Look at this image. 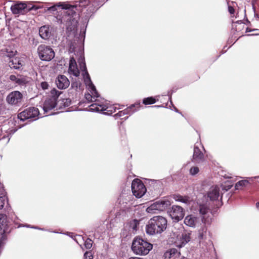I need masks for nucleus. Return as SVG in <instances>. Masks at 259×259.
I'll return each instance as SVG.
<instances>
[{"label":"nucleus","mask_w":259,"mask_h":259,"mask_svg":"<svg viewBox=\"0 0 259 259\" xmlns=\"http://www.w3.org/2000/svg\"><path fill=\"white\" fill-rule=\"evenodd\" d=\"M77 7V5H70L66 3H58L47 8V11L54 13L58 8L64 10L65 15L60 19L62 23H65L67 28L70 30H74L77 24V16L74 10Z\"/></svg>","instance_id":"f257e3e1"},{"label":"nucleus","mask_w":259,"mask_h":259,"mask_svg":"<svg viewBox=\"0 0 259 259\" xmlns=\"http://www.w3.org/2000/svg\"><path fill=\"white\" fill-rule=\"evenodd\" d=\"M79 57L78 59V62L79 65L80 69L82 72V75L83 76L84 81L85 84L88 88L90 93L85 94V98L89 102H96L97 101V98L99 97L95 87L93 84L90 75L87 71V67L85 63L84 58L83 56L82 53H79Z\"/></svg>","instance_id":"f03ea898"},{"label":"nucleus","mask_w":259,"mask_h":259,"mask_svg":"<svg viewBox=\"0 0 259 259\" xmlns=\"http://www.w3.org/2000/svg\"><path fill=\"white\" fill-rule=\"evenodd\" d=\"M172 231L171 241L178 247H183L191 240V233L185 230L182 224H175Z\"/></svg>","instance_id":"7ed1b4c3"},{"label":"nucleus","mask_w":259,"mask_h":259,"mask_svg":"<svg viewBox=\"0 0 259 259\" xmlns=\"http://www.w3.org/2000/svg\"><path fill=\"white\" fill-rule=\"evenodd\" d=\"M167 227V220L161 216H155L150 219L146 226V232L149 235L160 234Z\"/></svg>","instance_id":"20e7f679"},{"label":"nucleus","mask_w":259,"mask_h":259,"mask_svg":"<svg viewBox=\"0 0 259 259\" xmlns=\"http://www.w3.org/2000/svg\"><path fill=\"white\" fill-rule=\"evenodd\" d=\"M152 244L141 238H136L133 241L132 249L134 253L139 255L147 254L152 249Z\"/></svg>","instance_id":"39448f33"},{"label":"nucleus","mask_w":259,"mask_h":259,"mask_svg":"<svg viewBox=\"0 0 259 259\" xmlns=\"http://www.w3.org/2000/svg\"><path fill=\"white\" fill-rule=\"evenodd\" d=\"M108 0H80L77 5V7H84L89 6L88 11V15H91L96 11L105 2Z\"/></svg>","instance_id":"423d86ee"},{"label":"nucleus","mask_w":259,"mask_h":259,"mask_svg":"<svg viewBox=\"0 0 259 259\" xmlns=\"http://www.w3.org/2000/svg\"><path fill=\"white\" fill-rule=\"evenodd\" d=\"M171 204V202L167 199L152 203L146 208L148 213L154 214L163 211Z\"/></svg>","instance_id":"0eeeda50"},{"label":"nucleus","mask_w":259,"mask_h":259,"mask_svg":"<svg viewBox=\"0 0 259 259\" xmlns=\"http://www.w3.org/2000/svg\"><path fill=\"white\" fill-rule=\"evenodd\" d=\"M59 95V93L57 90L55 89L52 90L51 97L47 99L43 104L42 109L44 114H47L49 111L55 107Z\"/></svg>","instance_id":"6e6552de"},{"label":"nucleus","mask_w":259,"mask_h":259,"mask_svg":"<svg viewBox=\"0 0 259 259\" xmlns=\"http://www.w3.org/2000/svg\"><path fill=\"white\" fill-rule=\"evenodd\" d=\"M37 52L40 59L43 61H50L55 56L53 49L45 45H41L38 47Z\"/></svg>","instance_id":"1a4fd4ad"},{"label":"nucleus","mask_w":259,"mask_h":259,"mask_svg":"<svg viewBox=\"0 0 259 259\" xmlns=\"http://www.w3.org/2000/svg\"><path fill=\"white\" fill-rule=\"evenodd\" d=\"M132 190L133 194L137 198L142 197L147 191L143 182L138 179L133 180L132 183Z\"/></svg>","instance_id":"9d476101"},{"label":"nucleus","mask_w":259,"mask_h":259,"mask_svg":"<svg viewBox=\"0 0 259 259\" xmlns=\"http://www.w3.org/2000/svg\"><path fill=\"white\" fill-rule=\"evenodd\" d=\"M40 114L39 111L37 108L30 107L20 113L18 116V118L22 121L31 118H32L33 120H35L36 117L38 116Z\"/></svg>","instance_id":"9b49d317"},{"label":"nucleus","mask_w":259,"mask_h":259,"mask_svg":"<svg viewBox=\"0 0 259 259\" xmlns=\"http://www.w3.org/2000/svg\"><path fill=\"white\" fill-rule=\"evenodd\" d=\"M169 213L171 218L176 222L182 219L185 215L184 209L178 205H173Z\"/></svg>","instance_id":"f8f14e48"},{"label":"nucleus","mask_w":259,"mask_h":259,"mask_svg":"<svg viewBox=\"0 0 259 259\" xmlns=\"http://www.w3.org/2000/svg\"><path fill=\"white\" fill-rule=\"evenodd\" d=\"M199 211L202 215V221L205 224L210 223L209 219H208L209 216L210 208L207 204H200Z\"/></svg>","instance_id":"ddd939ff"},{"label":"nucleus","mask_w":259,"mask_h":259,"mask_svg":"<svg viewBox=\"0 0 259 259\" xmlns=\"http://www.w3.org/2000/svg\"><path fill=\"white\" fill-rule=\"evenodd\" d=\"M22 98V95L20 92L14 91L8 95L7 101L9 104L15 105L21 102Z\"/></svg>","instance_id":"4468645a"},{"label":"nucleus","mask_w":259,"mask_h":259,"mask_svg":"<svg viewBox=\"0 0 259 259\" xmlns=\"http://www.w3.org/2000/svg\"><path fill=\"white\" fill-rule=\"evenodd\" d=\"M9 79L16 86L24 85L27 82L26 77L20 74L11 75L9 76Z\"/></svg>","instance_id":"2eb2a0df"},{"label":"nucleus","mask_w":259,"mask_h":259,"mask_svg":"<svg viewBox=\"0 0 259 259\" xmlns=\"http://www.w3.org/2000/svg\"><path fill=\"white\" fill-rule=\"evenodd\" d=\"M90 111L100 112L106 111V113L112 114L113 112L112 107H107L106 105L103 104H99L98 103H94L92 104L90 107Z\"/></svg>","instance_id":"dca6fc26"},{"label":"nucleus","mask_w":259,"mask_h":259,"mask_svg":"<svg viewBox=\"0 0 259 259\" xmlns=\"http://www.w3.org/2000/svg\"><path fill=\"white\" fill-rule=\"evenodd\" d=\"M68 73L75 77L78 76L80 74L76 60L73 57H71L69 61Z\"/></svg>","instance_id":"f3484780"},{"label":"nucleus","mask_w":259,"mask_h":259,"mask_svg":"<svg viewBox=\"0 0 259 259\" xmlns=\"http://www.w3.org/2000/svg\"><path fill=\"white\" fill-rule=\"evenodd\" d=\"M11 10L14 14H23L27 11L26 4L23 3L12 5Z\"/></svg>","instance_id":"a211bd4d"},{"label":"nucleus","mask_w":259,"mask_h":259,"mask_svg":"<svg viewBox=\"0 0 259 259\" xmlns=\"http://www.w3.org/2000/svg\"><path fill=\"white\" fill-rule=\"evenodd\" d=\"M56 83L59 89H65L69 87L70 82L65 76L60 75L56 80Z\"/></svg>","instance_id":"6ab92c4d"},{"label":"nucleus","mask_w":259,"mask_h":259,"mask_svg":"<svg viewBox=\"0 0 259 259\" xmlns=\"http://www.w3.org/2000/svg\"><path fill=\"white\" fill-rule=\"evenodd\" d=\"M220 196V187L217 186H212L207 192V197L211 201L218 200Z\"/></svg>","instance_id":"aec40b11"},{"label":"nucleus","mask_w":259,"mask_h":259,"mask_svg":"<svg viewBox=\"0 0 259 259\" xmlns=\"http://www.w3.org/2000/svg\"><path fill=\"white\" fill-rule=\"evenodd\" d=\"M198 223L199 219L192 214L187 215L184 220V223L191 227H195Z\"/></svg>","instance_id":"412c9836"},{"label":"nucleus","mask_w":259,"mask_h":259,"mask_svg":"<svg viewBox=\"0 0 259 259\" xmlns=\"http://www.w3.org/2000/svg\"><path fill=\"white\" fill-rule=\"evenodd\" d=\"M39 34L40 36L45 39H48L51 34L50 28L48 26H43L39 28Z\"/></svg>","instance_id":"4be33fe9"},{"label":"nucleus","mask_w":259,"mask_h":259,"mask_svg":"<svg viewBox=\"0 0 259 259\" xmlns=\"http://www.w3.org/2000/svg\"><path fill=\"white\" fill-rule=\"evenodd\" d=\"M203 154L198 148V146L195 145L194 148L193 159L196 162H199L202 160Z\"/></svg>","instance_id":"5701e85b"},{"label":"nucleus","mask_w":259,"mask_h":259,"mask_svg":"<svg viewBox=\"0 0 259 259\" xmlns=\"http://www.w3.org/2000/svg\"><path fill=\"white\" fill-rule=\"evenodd\" d=\"M8 203V198L3 190H0V209H2L6 203Z\"/></svg>","instance_id":"b1692460"},{"label":"nucleus","mask_w":259,"mask_h":259,"mask_svg":"<svg viewBox=\"0 0 259 259\" xmlns=\"http://www.w3.org/2000/svg\"><path fill=\"white\" fill-rule=\"evenodd\" d=\"M9 66L11 67V68L18 69L23 66V64L22 62L19 59L14 58L12 59Z\"/></svg>","instance_id":"393cba45"},{"label":"nucleus","mask_w":259,"mask_h":259,"mask_svg":"<svg viewBox=\"0 0 259 259\" xmlns=\"http://www.w3.org/2000/svg\"><path fill=\"white\" fill-rule=\"evenodd\" d=\"M173 198L176 201H179L185 204H187L190 201V198L188 197L183 196L180 195H174L173 196Z\"/></svg>","instance_id":"a878e982"},{"label":"nucleus","mask_w":259,"mask_h":259,"mask_svg":"<svg viewBox=\"0 0 259 259\" xmlns=\"http://www.w3.org/2000/svg\"><path fill=\"white\" fill-rule=\"evenodd\" d=\"M179 255L180 253L176 248H171L164 253V256L166 258H170L172 257L176 254Z\"/></svg>","instance_id":"bb28decb"},{"label":"nucleus","mask_w":259,"mask_h":259,"mask_svg":"<svg viewBox=\"0 0 259 259\" xmlns=\"http://www.w3.org/2000/svg\"><path fill=\"white\" fill-rule=\"evenodd\" d=\"M248 183L247 180H241L238 182L235 185V189L236 190L240 189L242 187H245Z\"/></svg>","instance_id":"cd10ccee"},{"label":"nucleus","mask_w":259,"mask_h":259,"mask_svg":"<svg viewBox=\"0 0 259 259\" xmlns=\"http://www.w3.org/2000/svg\"><path fill=\"white\" fill-rule=\"evenodd\" d=\"M156 102V99L153 97H148L147 98H145L143 101V103L145 105H149V104H152Z\"/></svg>","instance_id":"c85d7f7f"},{"label":"nucleus","mask_w":259,"mask_h":259,"mask_svg":"<svg viewBox=\"0 0 259 259\" xmlns=\"http://www.w3.org/2000/svg\"><path fill=\"white\" fill-rule=\"evenodd\" d=\"M207 228L205 226L203 227L199 231L198 237L200 239H203L206 234Z\"/></svg>","instance_id":"c756f323"},{"label":"nucleus","mask_w":259,"mask_h":259,"mask_svg":"<svg viewBox=\"0 0 259 259\" xmlns=\"http://www.w3.org/2000/svg\"><path fill=\"white\" fill-rule=\"evenodd\" d=\"M134 107H135V105H133L130 108H128L123 111L119 112L118 113L119 114V116H121L122 115V114H125L130 113L131 112V113L134 112V111H131L132 109V108Z\"/></svg>","instance_id":"7c9ffc66"},{"label":"nucleus","mask_w":259,"mask_h":259,"mask_svg":"<svg viewBox=\"0 0 259 259\" xmlns=\"http://www.w3.org/2000/svg\"><path fill=\"white\" fill-rule=\"evenodd\" d=\"M138 225V222L136 220H134L131 223L130 228L132 229L133 231H136L137 230V226Z\"/></svg>","instance_id":"2f4dec72"},{"label":"nucleus","mask_w":259,"mask_h":259,"mask_svg":"<svg viewBox=\"0 0 259 259\" xmlns=\"http://www.w3.org/2000/svg\"><path fill=\"white\" fill-rule=\"evenodd\" d=\"M199 171V169L197 166H193L190 169V174L192 176L197 175Z\"/></svg>","instance_id":"473e14b6"},{"label":"nucleus","mask_w":259,"mask_h":259,"mask_svg":"<svg viewBox=\"0 0 259 259\" xmlns=\"http://www.w3.org/2000/svg\"><path fill=\"white\" fill-rule=\"evenodd\" d=\"M93 244V241L90 239H87L84 242V246L87 249H90Z\"/></svg>","instance_id":"72a5a7b5"},{"label":"nucleus","mask_w":259,"mask_h":259,"mask_svg":"<svg viewBox=\"0 0 259 259\" xmlns=\"http://www.w3.org/2000/svg\"><path fill=\"white\" fill-rule=\"evenodd\" d=\"M84 259H93V255L91 252L87 251L84 254Z\"/></svg>","instance_id":"f704fd0d"},{"label":"nucleus","mask_w":259,"mask_h":259,"mask_svg":"<svg viewBox=\"0 0 259 259\" xmlns=\"http://www.w3.org/2000/svg\"><path fill=\"white\" fill-rule=\"evenodd\" d=\"M80 83L79 82H73L72 84H71V87L73 89H74V90H77V89H78V87H80Z\"/></svg>","instance_id":"c9c22d12"},{"label":"nucleus","mask_w":259,"mask_h":259,"mask_svg":"<svg viewBox=\"0 0 259 259\" xmlns=\"http://www.w3.org/2000/svg\"><path fill=\"white\" fill-rule=\"evenodd\" d=\"M40 86L43 90H46L48 89L49 84L46 81L41 82Z\"/></svg>","instance_id":"e433bc0d"},{"label":"nucleus","mask_w":259,"mask_h":259,"mask_svg":"<svg viewBox=\"0 0 259 259\" xmlns=\"http://www.w3.org/2000/svg\"><path fill=\"white\" fill-rule=\"evenodd\" d=\"M228 11H229V13L231 14H234V13L235 12L234 8L231 6L228 7Z\"/></svg>","instance_id":"4c0bfd02"},{"label":"nucleus","mask_w":259,"mask_h":259,"mask_svg":"<svg viewBox=\"0 0 259 259\" xmlns=\"http://www.w3.org/2000/svg\"><path fill=\"white\" fill-rule=\"evenodd\" d=\"M64 100L65 101V102H64L65 106H67L69 105L70 103V100L69 99H65Z\"/></svg>","instance_id":"58836bf2"},{"label":"nucleus","mask_w":259,"mask_h":259,"mask_svg":"<svg viewBox=\"0 0 259 259\" xmlns=\"http://www.w3.org/2000/svg\"><path fill=\"white\" fill-rule=\"evenodd\" d=\"M14 55V52L11 51V52H10V55H9V54H8V55H7V56H10V57H11V56H13Z\"/></svg>","instance_id":"ea45409f"},{"label":"nucleus","mask_w":259,"mask_h":259,"mask_svg":"<svg viewBox=\"0 0 259 259\" xmlns=\"http://www.w3.org/2000/svg\"><path fill=\"white\" fill-rule=\"evenodd\" d=\"M223 177H224L225 178H231L232 177L230 176V175H224V176H223Z\"/></svg>","instance_id":"a19ab883"},{"label":"nucleus","mask_w":259,"mask_h":259,"mask_svg":"<svg viewBox=\"0 0 259 259\" xmlns=\"http://www.w3.org/2000/svg\"><path fill=\"white\" fill-rule=\"evenodd\" d=\"M256 206L257 208L259 210V202L256 203Z\"/></svg>","instance_id":"79ce46f5"},{"label":"nucleus","mask_w":259,"mask_h":259,"mask_svg":"<svg viewBox=\"0 0 259 259\" xmlns=\"http://www.w3.org/2000/svg\"><path fill=\"white\" fill-rule=\"evenodd\" d=\"M70 51H72V52H73V51H74V48H72V46H70Z\"/></svg>","instance_id":"37998d69"},{"label":"nucleus","mask_w":259,"mask_h":259,"mask_svg":"<svg viewBox=\"0 0 259 259\" xmlns=\"http://www.w3.org/2000/svg\"><path fill=\"white\" fill-rule=\"evenodd\" d=\"M129 259H142L139 257H131Z\"/></svg>","instance_id":"c03bdc74"},{"label":"nucleus","mask_w":259,"mask_h":259,"mask_svg":"<svg viewBox=\"0 0 259 259\" xmlns=\"http://www.w3.org/2000/svg\"><path fill=\"white\" fill-rule=\"evenodd\" d=\"M175 111H176V112H178V110H177V109L176 108H175Z\"/></svg>","instance_id":"a18cd8bd"}]
</instances>
